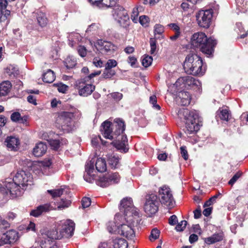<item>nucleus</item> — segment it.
<instances>
[{"mask_svg":"<svg viewBox=\"0 0 248 248\" xmlns=\"http://www.w3.org/2000/svg\"><path fill=\"white\" fill-rule=\"evenodd\" d=\"M192 46L200 50L207 56L212 55L217 41L212 38H207L205 34L202 32L195 33L191 39Z\"/></svg>","mask_w":248,"mask_h":248,"instance_id":"nucleus-2","label":"nucleus"},{"mask_svg":"<svg viewBox=\"0 0 248 248\" xmlns=\"http://www.w3.org/2000/svg\"><path fill=\"white\" fill-rule=\"evenodd\" d=\"M180 151L182 156L185 160H187L188 158V155L186 149V147L183 146L180 147Z\"/></svg>","mask_w":248,"mask_h":248,"instance_id":"nucleus-61","label":"nucleus"},{"mask_svg":"<svg viewBox=\"0 0 248 248\" xmlns=\"http://www.w3.org/2000/svg\"><path fill=\"white\" fill-rule=\"evenodd\" d=\"M118 138L116 141H113L112 144L120 152L122 153H126L128 151V148L126 147L127 140L125 135L123 133L120 136H116Z\"/></svg>","mask_w":248,"mask_h":248,"instance_id":"nucleus-19","label":"nucleus"},{"mask_svg":"<svg viewBox=\"0 0 248 248\" xmlns=\"http://www.w3.org/2000/svg\"><path fill=\"white\" fill-rule=\"evenodd\" d=\"M115 75V72L114 70L107 69L105 68L102 77L104 78H110L112 77Z\"/></svg>","mask_w":248,"mask_h":248,"instance_id":"nucleus-41","label":"nucleus"},{"mask_svg":"<svg viewBox=\"0 0 248 248\" xmlns=\"http://www.w3.org/2000/svg\"><path fill=\"white\" fill-rule=\"evenodd\" d=\"M177 100L182 106H186L189 104L191 100V95L190 93L186 91H181L178 93Z\"/></svg>","mask_w":248,"mask_h":248,"instance_id":"nucleus-22","label":"nucleus"},{"mask_svg":"<svg viewBox=\"0 0 248 248\" xmlns=\"http://www.w3.org/2000/svg\"><path fill=\"white\" fill-rule=\"evenodd\" d=\"M184 69L187 74L202 76L205 69L203 68L202 58L195 54H190L186 57L183 64Z\"/></svg>","mask_w":248,"mask_h":248,"instance_id":"nucleus-4","label":"nucleus"},{"mask_svg":"<svg viewBox=\"0 0 248 248\" xmlns=\"http://www.w3.org/2000/svg\"><path fill=\"white\" fill-rule=\"evenodd\" d=\"M71 202L69 200L62 199L59 202H57V208L59 210H62L68 207L71 204Z\"/></svg>","mask_w":248,"mask_h":248,"instance_id":"nucleus-37","label":"nucleus"},{"mask_svg":"<svg viewBox=\"0 0 248 248\" xmlns=\"http://www.w3.org/2000/svg\"><path fill=\"white\" fill-rule=\"evenodd\" d=\"M200 83L198 80H195L193 78L189 76L179 78L175 82V85L180 88L188 89L192 86Z\"/></svg>","mask_w":248,"mask_h":248,"instance_id":"nucleus-15","label":"nucleus"},{"mask_svg":"<svg viewBox=\"0 0 248 248\" xmlns=\"http://www.w3.org/2000/svg\"><path fill=\"white\" fill-rule=\"evenodd\" d=\"M98 248H112L108 242H102L98 245Z\"/></svg>","mask_w":248,"mask_h":248,"instance_id":"nucleus-64","label":"nucleus"},{"mask_svg":"<svg viewBox=\"0 0 248 248\" xmlns=\"http://www.w3.org/2000/svg\"><path fill=\"white\" fill-rule=\"evenodd\" d=\"M55 209L56 208L53 207L50 203H46L40 205L37 207L35 209L32 210L30 215L34 217H38L43 214Z\"/></svg>","mask_w":248,"mask_h":248,"instance_id":"nucleus-20","label":"nucleus"},{"mask_svg":"<svg viewBox=\"0 0 248 248\" xmlns=\"http://www.w3.org/2000/svg\"><path fill=\"white\" fill-rule=\"evenodd\" d=\"M101 130L106 139L113 140L116 136H120L125 130L124 122L120 119H116L113 124L106 121L102 124Z\"/></svg>","mask_w":248,"mask_h":248,"instance_id":"nucleus-3","label":"nucleus"},{"mask_svg":"<svg viewBox=\"0 0 248 248\" xmlns=\"http://www.w3.org/2000/svg\"><path fill=\"white\" fill-rule=\"evenodd\" d=\"M138 8H139L138 7H135V8H133L131 16V19L135 23H137L138 20V16H139Z\"/></svg>","mask_w":248,"mask_h":248,"instance_id":"nucleus-52","label":"nucleus"},{"mask_svg":"<svg viewBox=\"0 0 248 248\" xmlns=\"http://www.w3.org/2000/svg\"><path fill=\"white\" fill-rule=\"evenodd\" d=\"M112 248H127L128 244L125 240L122 238H116L108 242Z\"/></svg>","mask_w":248,"mask_h":248,"instance_id":"nucleus-25","label":"nucleus"},{"mask_svg":"<svg viewBox=\"0 0 248 248\" xmlns=\"http://www.w3.org/2000/svg\"><path fill=\"white\" fill-rule=\"evenodd\" d=\"M93 160V159L87 163L85 166V172L83 176L84 180L89 183H92L93 180L96 179L94 173L95 171L94 169V160Z\"/></svg>","mask_w":248,"mask_h":248,"instance_id":"nucleus-17","label":"nucleus"},{"mask_svg":"<svg viewBox=\"0 0 248 248\" xmlns=\"http://www.w3.org/2000/svg\"><path fill=\"white\" fill-rule=\"evenodd\" d=\"M48 142L53 150H57L60 147L61 143L63 144V143L60 142L59 140H48Z\"/></svg>","mask_w":248,"mask_h":248,"instance_id":"nucleus-43","label":"nucleus"},{"mask_svg":"<svg viewBox=\"0 0 248 248\" xmlns=\"http://www.w3.org/2000/svg\"><path fill=\"white\" fill-rule=\"evenodd\" d=\"M108 174V179L111 181V185L117 183L120 180V176L117 172H112Z\"/></svg>","mask_w":248,"mask_h":248,"instance_id":"nucleus-39","label":"nucleus"},{"mask_svg":"<svg viewBox=\"0 0 248 248\" xmlns=\"http://www.w3.org/2000/svg\"><path fill=\"white\" fill-rule=\"evenodd\" d=\"M93 64L97 67H102L103 65V61L98 57H95L93 59Z\"/></svg>","mask_w":248,"mask_h":248,"instance_id":"nucleus-60","label":"nucleus"},{"mask_svg":"<svg viewBox=\"0 0 248 248\" xmlns=\"http://www.w3.org/2000/svg\"><path fill=\"white\" fill-rule=\"evenodd\" d=\"M57 231L52 230L46 232H41L39 235L37 241L42 248H59L58 246L53 244L52 240L60 239Z\"/></svg>","mask_w":248,"mask_h":248,"instance_id":"nucleus-7","label":"nucleus"},{"mask_svg":"<svg viewBox=\"0 0 248 248\" xmlns=\"http://www.w3.org/2000/svg\"><path fill=\"white\" fill-rule=\"evenodd\" d=\"M223 239L222 234L221 233H215L210 237L205 238L204 242L208 245L212 244L220 241Z\"/></svg>","mask_w":248,"mask_h":248,"instance_id":"nucleus-30","label":"nucleus"},{"mask_svg":"<svg viewBox=\"0 0 248 248\" xmlns=\"http://www.w3.org/2000/svg\"><path fill=\"white\" fill-rule=\"evenodd\" d=\"M91 199L88 197H84L81 201V204L83 208L88 207L91 205Z\"/></svg>","mask_w":248,"mask_h":248,"instance_id":"nucleus-58","label":"nucleus"},{"mask_svg":"<svg viewBox=\"0 0 248 248\" xmlns=\"http://www.w3.org/2000/svg\"><path fill=\"white\" fill-rule=\"evenodd\" d=\"M117 225H118V223ZM107 225V230L110 233H118L117 228L119 225H117L114 221H109Z\"/></svg>","mask_w":248,"mask_h":248,"instance_id":"nucleus-38","label":"nucleus"},{"mask_svg":"<svg viewBox=\"0 0 248 248\" xmlns=\"http://www.w3.org/2000/svg\"><path fill=\"white\" fill-rule=\"evenodd\" d=\"M10 13L8 10H3L0 8V22L3 23L4 26H7L9 23L8 17L10 15Z\"/></svg>","mask_w":248,"mask_h":248,"instance_id":"nucleus-28","label":"nucleus"},{"mask_svg":"<svg viewBox=\"0 0 248 248\" xmlns=\"http://www.w3.org/2000/svg\"><path fill=\"white\" fill-rule=\"evenodd\" d=\"M55 79V76L53 71L51 70H48L43 75V80L46 83H52Z\"/></svg>","mask_w":248,"mask_h":248,"instance_id":"nucleus-32","label":"nucleus"},{"mask_svg":"<svg viewBox=\"0 0 248 248\" xmlns=\"http://www.w3.org/2000/svg\"><path fill=\"white\" fill-rule=\"evenodd\" d=\"M46 145L43 142L37 143L32 150L33 155L36 157L43 156L46 152Z\"/></svg>","mask_w":248,"mask_h":248,"instance_id":"nucleus-21","label":"nucleus"},{"mask_svg":"<svg viewBox=\"0 0 248 248\" xmlns=\"http://www.w3.org/2000/svg\"><path fill=\"white\" fill-rule=\"evenodd\" d=\"M12 84L9 81H4L0 83V97L6 96L10 93Z\"/></svg>","mask_w":248,"mask_h":248,"instance_id":"nucleus-23","label":"nucleus"},{"mask_svg":"<svg viewBox=\"0 0 248 248\" xmlns=\"http://www.w3.org/2000/svg\"><path fill=\"white\" fill-rule=\"evenodd\" d=\"M74 114L70 112L62 111L59 113L57 122L62 129L66 132H70L75 128L74 122L72 120Z\"/></svg>","mask_w":248,"mask_h":248,"instance_id":"nucleus-8","label":"nucleus"},{"mask_svg":"<svg viewBox=\"0 0 248 248\" xmlns=\"http://www.w3.org/2000/svg\"><path fill=\"white\" fill-rule=\"evenodd\" d=\"M114 18L123 27L128 25L129 16L127 11L122 6H117L112 11Z\"/></svg>","mask_w":248,"mask_h":248,"instance_id":"nucleus-13","label":"nucleus"},{"mask_svg":"<svg viewBox=\"0 0 248 248\" xmlns=\"http://www.w3.org/2000/svg\"><path fill=\"white\" fill-rule=\"evenodd\" d=\"M18 233L15 230H11L0 235V241L4 244H11L18 239Z\"/></svg>","mask_w":248,"mask_h":248,"instance_id":"nucleus-18","label":"nucleus"},{"mask_svg":"<svg viewBox=\"0 0 248 248\" xmlns=\"http://www.w3.org/2000/svg\"><path fill=\"white\" fill-rule=\"evenodd\" d=\"M98 185L101 187H107L111 185V181L108 179V174L99 179Z\"/></svg>","mask_w":248,"mask_h":248,"instance_id":"nucleus-35","label":"nucleus"},{"mask_svg":"<svg viewBox=\"0 0 248 248\" xmlns=\"http://www.w3.org/2000/svg\"><path fill=\"white\" fill-rule=\"evenodd\" d=\"M31 174L24 170L18 171L14 176L13 181L7 179L3 186L0 187V192L6 198L9 195L12 198L20 196L28 185L32 184Z\"/></svg>","mask_w":248,"mask_h":248,"instance_id":"nucleus-1","label":"nucleus"},{"mask_svg":"<svg viewBox=\"0 0 248 248\" xmlns=\"http://www.w3.org/2000/svg\"><path fill=\"white\" fill-rule=\"evenodd\" d=\"M36 19L38 24L41 27L46 26L48 23V19L46 14L41 11L36 13Z\"/></svg>","mask_w":248,"mask_h":248,"instance_id":"nucleus-27","label":"nucleus"},{"mask_svg":"<svg viewBox=\"0 0 248 248\" xmlns=\"http://www.w3.org/2000/svg\"><path fill=\"white\" fill-rule=\"evenodd\" d=\"M157 102V98L155 95H153L151 96L150 97V103L153 105V107L159 110L160 109V107L159 105L156 104Z\"/></svg>","mask_w":248,"mask_h":248,"instance_id":"nucleus-48","label":"nucleus"},{"mask_svg":"<svg viewBox=\"0 0 248 248\" xmlns=\"http://www.w3.org/2000/svg\"><path fill=\"white\" fill-rule=\"evenodd\" d=\"M117 65V62L116 60L114 59H109L106 64L105 68H107L108 69H112V68L116 67Z\"/></svg>","mask_w":248,"mask_h":248,"instance_id":"nucleus-50","label":"nucleus"},{"mask_svg":"<svg viewBox=\"0 0 248 248\" xmlns=\"http://www.w3.org/2000/svg\"><path fill=\"white\" fill-rule=\"evenodd\" d=\"M119 209L122 212H124L125 219H127V221H136L137 223L139 221V210L133 205L131 198H124L121 202Z\"/></svg>","mask_w":248,"mask_h":248,"instance_id":"nucleus-5","label":"nucleus"},{"mask_svg":"<svg viewBox=\"0 0 248 248\" xmlns=\"http://www.w3.org/2000/svg\"><path fill=\"white\" fill-rule=\"evenodd\" d=\"M63 191L64 189L62 188L47 190V192L49 193L53 198L60 197L63 193Z\"/></svg>","mask_w":248,"mask_h":248,"instance_id":"nucleus-40","label":"nucleus"},{"mask_svg":"<svg viewBox=\"0 0 248 248\" xmlns=\"http://www.w3.org/2000/svg\"><path fill=\"white\" fill-rule=\"evenodd\" d=\"M97 44L101 47V49L104 50L106 52H110L114 50V46L110 42L99 40Z\"/></svg>","mask_w":248,"mask_h":248,"instance_id":"nucleus-26","label":"nucleus"},{"mask_svg":"<svg viewBox=\"0 0 248 248\" xmlns=\"http://www.w3.org/2000/svg\"><path fill=\"white\" fill-rule=\"evenodd\" d=\"M153 62V58L149 55L145 56L142 60V64L145 67L150 66Z\"/></svg>","mask_w":248,"mask_h":248,"instance_id":"nucleus-45","label":"nucleus"},{"mask_svg":"<svg viewBox=\"0 0 248 248\" xmlns=\"http://www.w3.org/2000/svg\"><path fill=\"white\" fill-rule=\"evenodd\" d=\"M160 231L156 228L153 229L151 232L150 236V239L151 241L153 239L154 240L157 239L159 236Z\"/></svg>","mask_w":248,"mask_h":248,"instance_id":"nucleus-49","label":"nucleus"},{"mask_svg":"<svg viewBox=\"0 0 248 248\" xmlns=\"http://www.w3.org/2000/svg\"><path fill=\"white\" fill-rule=\"evenodd\" d=\"M57 86L58 91L62 93H65L68 88L67 85L62 83L58 84Z\"/></svg>","mask_w":248,"mask_h":248,"instance_id":"nucleus-59","label":"nucleus"},{"mask_svg":"<svg viewBox=\"0 0 248 248\" xmlns=\"http://www.w3.org/2000/svg\"><path fill=\"white\" fill-rule=\"evenodd\" d=\"M111 96L115 100L117 101H119L120 100H121L123 96L122 93L118 92L113 93H111Z\"/></svg>","mask_w":248,"mask_h":248,"instance_id":"nucleus-62","label":"nucleus"},{"mask_svg":"<svg viewBox=\"0 0 248 248\" xmlns=\"http://www.w3.org/2000/svg\"><path fill=\"white\" fill-rule=\"evenodd\" d=\"M125 220L126 223L118 226L117 233L125 237L127 239H132L135 236L133 227L135 225H137L139 223V221L137 223L136 221H127V219Z\"/></svg>","mask_w":248,"mask_h":248,"instance_id":"nucleus-14","label":"nucleus"},{"mask_svg":"<svg viewBox=\"0 0 248 248\" xmlns=\"http://www.w3.org/2000/svg\"><path fill=\"white\" fill-rule=\"evenodd\" d=\"M9 227L10 224L7 221L4 219L0 220V232H4L6 229L8 228Z\"/></svg>","mask_w":248,"mask_h":248,"instance_id":"nucleus-51","label":"nucleus"},{"mask_svg":"<svg viewBox=\"0 0 248 248\" xmlns=\"http://www.w3.org/2000/svg\"><path fill=\"white\" fill-rule=\"evenodd\" d=\"M96 170L99 172H104L107 170V164L105 159L100 157L95 162Z\"/></svg>","mask_w":248,"mask_h":248,"instance_id":"nucleus-29","label":"nucleus"},{"mask_svg":"<svg viewBox=\"0 0 248 248\" xmlns=\"http://www.w3.org/2000/svg\"><path fill=\"white\" fill-rule=\"evenodd\" d=\"M158 197L160 202L168 207L172 208L175 203L171 191L166 186L161 187L158 191Z\"/></svg>","mask_w":248,"mask_h":248,"instance_id":"nucleus-12","label":"nucleus"},{"mask_svg":"<svg viewBox=\"0 0 248 248\" xmlns=\"http://www.w3.org/2000/svg\"><path fill=\"white\" fill-rule=\"evenodd\" d=\"M81 36L78 33H71L69 35V45L71 47H74L77 41H78Z\"/></svg>","mask_w":248,"mask_h":248,"instance_id":"nucleus-34","label":"nucleus"},{"mask_svg":"<svg viewBox=\"0 0 248 248\" xmlns=\"http://www.w3.org/2000/svg\"><path fill=\"white\" fill-rule=\"evenodd\" d=\"M77 50H78V54L81 57H84L87 55V49L83 46H81V45L79 46L77 48Z\"/></svg>","mask_w":248,"mask_h":248,"instance_id":"nucleus-55","label":"nucleus"},{"mask_svg":"<svg viewBox=\"0 0 248 248\" xmlns=\"http://www.w3.org/2000/svg\"><path fill=\"white\" fill-rule=\"evenodd\" d=\"M11 119L14 122L23 123V119L21 117V115L18 112H15L11 115Z\"/></svg>","mask_w":248,"mask_h":248,"instance_id":"nucleus-44","label":"nucleus"},{"mask_svg":"<svg viewBox=\"0 0 248 248\" xmlns=\"http://www.w3.org/2000/svg\"><path fill=\"white\" fill-rule=\"evenodd\" d=\"M62 233L58 236L62 237H69L73 235L75 230V223L71 220L68 219L64 221L62 227Z\"/></svg>","mask_w":248,"mask_h":248,"instance_id":"nucleus-16","label":"nucleus"},{"mask_svg":"<svg viewBox=\"0 0 248 248\" xmlns=\"http://www.w3.org/2000/svg\"><path fill=\"white\" fill-rule=\"evenodd\" d=\"M120 158L114 154L109 155L108 157V164L111 168H117L119 166Z\"/></svg>","mask_w":248,"mask_h":248,"instance_id":"nucleus-31","label":"nucleus"},{"mask_svg":"<svg viewBox=\"0 0 248 248\" xmlns=\"http://www.w3.org/2000/svg\"><path fill=\"white\" fill-rule=\"evenodd\" d=\"M186 221L182 220L180 222L178 223V224L176 225L175 227V229L178 232L183 231L186 228Z\"/></svg>","mask_w":248,"mask_h":248,"instance_id":"nucleus-56","label":"nucleus"},{"mask_svg":"<svg viewBox=\"0 0 248 248\" xmlns=\"http://www.w3.org/2000/svg\"><path fill=\"white\" fill-rule=\"evenodd\" d=\"M52 162L49 159H46L38 163V166L40 167L43 173H46V170L49 168L51 165Z\"/></svg>","mask_w":248,"mask_h":248,"instance_id":"nucleus-33","label":"nucleus"},{"mask_svg":"<svg viewBox=\"0 0 248 248\" xmlns=\"http://www.w3.org/2000/svg\"><path fill=\"white\" fill-rule=\"evenodd\" d=\"M213 11L212 9L201 10L196 14L198 25L203 28H208L211 23Z\"/></svg>","mask_w":248,"mask_h":248,"instance_id":"nucleus-9","label":"nucleus"},{"mask_svg":"<svg viewBox=\"0 0 248 248\" xmlns=\"http://www.w3.org/2000/svg\"><path fill=\"white\" fill-rule=\"evenodd\" d=\"M139 21L142 25L146 26L148 21V17L145 16H140L139 17Z\"/></svg>","mask_w":248,"mask_h":248,"instance_id":"nucleus-63","label":"nucleus"},{"mask_svg":"<svg viewBox=\"0 0 248 248\" xmlns=\"http://www.w3.org/2000/svg\"><path fill=\"white\" fill-rule=\"evenodd\" d=\"M76 65V61L70 58H67L65 62V65L67 69L73 68Z\"/></svg>","mask_w":248,"mask_h":248,"instance_id":"nucleus-46","label":"nucleus"},{"mask_svg":"<svg viewBox=\"0 0 248 248\" xmlns=\"http://www.w3.org/2000/svg\"><path fill=\"white\" fill-rule=\"evenodd\" d=\"M183 113L186 120V133L190 134L197 132L200 128L198 112L195 110L189 111L184 109Z\"/></svg>","mask_w":248,"mask_h":248,"instance_id":"nucleus-6","label":"nucleus"},{"mask_svg":"<svg viewBox=\"0 0 248 248\" xmlns=\"http://www.w3.org/2000/svg\"><path fill=\"white\" fill-rule=\"evenodd\" d=\"M5 142L7 148L11 151L16 150L19 144L18 139L14 137H7L5 140Z\"/></svg>","mask_w":248,"mask_h":248,"instance_id":"nucleus-24","label":"nucleus"},{"mask_svg":"<svg viewBox=\"0 0 248 248\" xmlns=\"http://www.w3.org/2000/svg\"><path fill=\"white\" fill-rule=\"evenodd\" d=\"M219 111L220 113L219 117L220 119L221 120L228 121L229 117L230 115L229 110L227 109H223L222 110L219 109L217 112H218Z\"/></svg>","mask_w":248,"mask_h":248,"instance_id":"nucleus-42","label":"nucleus"},{"mask_svg":"<svg viewBox=\"0 0 248 248\" xmlns=\"http://www.w3.org/2000/svg\"><path fill=\"white\" fill-rule=\"evenodd\" d=\"M241 175L242 172H241L240 171L237 172L230 179V180L228 182V184L230 185H233L237 181V180L241 176Z\"/></svg>","mask_w":248,"mask_h":248,"instance_id":"nucleus-53","label":"nucleus"},{"mask_svg":"<svg viewBox=\"0 0 248 248\" xmlns=\"http://www.w3.org/2000/svg\"><path fill=\"white\" fill-rule=\"evenodd\" d=\"M75 87L78 90L79 95L82 96H88L95 90V86L84 78L77 80Z\"/></svg>","mask_w":248,"mask_h":248,"instance_id":"nucleus-11","label":"nucleus"},{"mask_svg":"<svg viewBox=\"0 0 248 248\" xmlns=\"http://www.w3.org/2000/svg\"><path fill=\"white\" fill-rule=\"evenodd\" d=\"M164 32L163 27L160 24H156L154 27V34L155 38L157 34L161 35Z\"/></svg>","mask_w":248,"mask_h":248,"instance_id":"nucleus-47","label":"nucleus"},{"mask_svg":"<svg viewBox=\"0 0 248 248\" xmlns=\"http://www.w3.org/2000/svg\"><path fill=\"white\" fill-rule=\"evenodd\" d=\"M151 47L150 53L151 54L155 53L156 48V42L155 38H151L150 40Z\"/></svg>","mask_w":248,"mask_h":248,"instance_id":"nucleus-54","label":"nucleus"},{"mask_svg":"<svg viewBox=\"0 0 248 248\" xmlns=\"http://www.w3.org/2000/svg\"><path fill=\"white\" fill-rule=\"evenodd\" d=\"M236 2L239 12L244 13L247 11L248 8V4L247 1L244 3V1L243 0H236Z\"/></svg>","mask_w":248,"mask_h":248,"instance_id":"nucleus-36","label":"nucleus"},{"mask_svg":"<svg viewBox=\"0 0 248 248\" xmlns=\"http://www.w3.org/2000/svg\"><path fill=\"white\" fill-rule=\"evenodd\" d=\"M117 0H102L101 4L106 7H112L115 5Z\"/></svg>","mask_w":248,"mask_h":248,"instance_id":"nucleus-57","label":"nucleus"},{"mask_svg":"<svg viewBox=\"0 0 248 248\" xmlns=\"http://www.w3.org/2000/svg\"><path fill=\"white\" fill-rule=\"evenodd\" d=\"M158 205L159 202L156 195L152 194L147 195L144 204V210L147 216L152 217L154 215L158 210Z\"/></svg>","mask_w":248,"mask_h":248,"instance_id":"nucleus-10","label":"nucleus"}]
</instances>
